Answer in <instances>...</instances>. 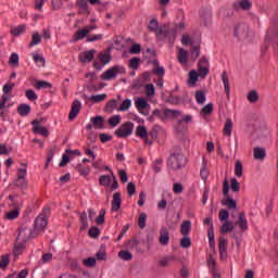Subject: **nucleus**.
I'll return each instance as SVG.
<instances>
[{"mask_svg": "<svg viewBox=\"0 0 278 278\" xmlns=\"http://www.w3.org/2000/svg\"><path fill=\"white\" fill-rule=\"evenodd\" d=\"M186 166V156H184V152L181 148H175L169 155L167 161V167L172 170H180Z\"/></svg>", "mask_w": 278, "mask_h": 278, "instance_id": "obj_1", "label": "nucleus"}, {"mask_svg": "<svg viewBox=\"0 0 278 278\" xmlns=\"http://www.w3.org/2000/svg\"><path fill=\"white\" fill-rule=\"evenodd\" d=\"M186 26L184 23H179L175 26V28H169L168 26H164L163 28H159L156 36L160 40H169L170 45L175 42V38H177V33L185 29Z\"/></svg>", "mask_w": 278, "mask_h": 278, "instance_id": "obj_2", "label": "nucleus"}, {"mask_svg": "<svg viewBox=\"0 0 278 278\" xmlns=\"http://www.w3.org/2000/svg\"><path fill=\"white\" fill-rule=\"evenodd\" d=\"M233 36L235 38H238V40H251V37L253 36V31H251V28H249V25L239 24L235 26Z\"/></svg>", "mask_w": 278, "mask_h": 278, "instance_id": "obj_3", "label": "nucleus"}, {"mask_svg": "<svg viewBox=\"0 0 278 278\" xmlns=\"http://www.w3.org/2000/svg\"><path fill=\"white\" fill-rule=\"evenodd\" d=\"M153 115L157 116L161 121H167L168 118H179L181 111L165 109L163 111L155 109Z\"/></svg>", "mask_w": 278, "mask_h": 278, "instance_id": "obj_4", "label": "nucleus"}, {"mask_svg": "<svg viewBox=\"0 0 278 278\" xmlns=\"http://www.w3.org/2000/svg\"><path fill=\"white\" fill-rule=\"evenodd\" d=\"M126 70L124 66L115 65L109 70H106L102 75L101 79H104L105 81H110V79H116V76L118 74L125 75Z\"/></svg>", "mask_w": 278, "mask_h": 278, "instance_id": "obj_5", "label": "nucleus"}, {"mask_svg": "<svg viewBox=\"0 0 278 278\" xmlns=\"http://www.w3.org/2000/svg\"><path fill=\"white\" fill-rule=\"evenodd\" d=\"M131 134H134V123L131 122H125L114 132L117 138H128Z\"/></svg>", "mask_w": 278, "mask_h": 278, "instance_id": "obj_6", "label": "nucleus"}, {"mask_svg": "<svg viewBox=\"0 0 278 278\" xmlns=\"http://www.w3.org/2000/svg\"><path fill=\"white\" fill-rule=\"evenodd\" d=\"M198 74L202 79H205L210 75V59L202 56L198 62Z\"/></svg>", "mask_w": 278, "mask_h": 278, "instance_id": "obj_7", "label": "nucleus"}, {"mask_svg": "<svg viewBox=\"0 0 278 278\" xmlns=\"http://www.w3.org/2000/svg\"><path fill=\"white\" fill-rule=\"evenodd\" d=\"M22 166L24 167L17 170L16 186L18 188H27V179H25L27 177V164H22Z\"/></svg>", "mask_w": 278, "mask_h": 278, "instance_id": "obj_8", "label": "nucleus"}, {"mask_svg": "<svg viewBox=\"0 0 278 278\" xmlns=\"http://www.w3.org/2000/svg\"><path fill=\"white\" fill-rule=\"evenodd\" d=\"M135 134L137 138H140V140H143L146 144H151V141H149V130H147L146 126H142V125L137 126Z\"/></svg>", "mask_w": 278, "mask_h": 278, "instance_id": "obj_9", "label": "nucleus"}, {"mask_svg": "<svg viewBox=\"0 0 278 278\" xmlns=\"http://www.w3.org/2000/svg\"><path fill=\"white\" fill-rule=\"evenodd\" d=\"M81 110V101L79 100H74V102L72 103V109L70 111V121H75V118H77V115L79 114Z\"/></svg>", "mask_w": 278, "mask_h": 278, "instance_id": "obj_10", "label": "nucleus"}, {"mask_svg": "<svg viewBox=\"0 0 278 278\" xmlns=\"http://www.w3.org/2000/svg\"><path fill=\"white\" fill-rule=\"evenodd\" d=\"M31 125H35L33 128L34 134H38L39 136H49V130L45 126H40L38 119L31 122Z\"/></svg>", "mask_w": 278, "mask_h": 278, "instance_id": "obj_11", "label": "nucleus"}, {"mask_svg": "<svg viewBox=\"0 0 278 278\" xmlns=\"http://www.w3.org/2000/svg\"><path fill=\"white\" fill-rule=\"evenodd\" d=\"M47 216L45 215H39L36 219H35V229L36 231H45V229L47 228Z\"/></svg>", "mask_w": 278, "mask_h": 278, "instance_id": "obj_12", "label": "nucleus"}, {"mask_svg": "<svg viewBox=\"0 0 278 278\" xmlns=\"http://www.w3.org/2000/svg\"><path fill=\"white\" fill-rule=\"evenodd\" d=\"M94 53H97V50H90V51L81 52L78 55V60L80 62H83V64H86V63L91 62L92 60H94Z\"/></svg>", "mask_w": 278, "mask_h": 278, "instance_id": "obj_13", "label": "nucleus"}, {"mask_svg": "<svg viewBox=\"0 0 278 278\" xmlns=\"http://www.w3.org/2000/svg\"><path fill=\"white\" fill-rule=\"evenodd\" d=\"M159 242L163 247H167L168 242H170V235L168 232V228H161Z\"/></svg>", "mask_w": 278, "mask_h": 278, "instance_id": "obj_14", "label": "nucleus"}, {"mask_svg": "<svg viewBox=\"0 0 278 278\" xmlns=\"http://www.w3.org/2000/svg\"><path fill=\"white\" fill-rule=\"evenodd\" d=\"M29 238H34V233H31V229L29 228H21L20 233L17 236V240H21L22 242H27Z\"/></svg>", "mask_w": 278, "mask_h": 278, "instance_id": "obj_15", "label": "nucleus"}, {"mask_svg": "<svg viewBox=\"0 0 278 278\" xmlns=\"http://www.w3.org/2000/svg\"><path fill=\"white\" fill-rule=\"evenodd\" d=\"M121 205H123V199L121 198V192H115L113 194V201H112L111 210L113 212H118V210H121Z\"/></svg>", "mask_w": 278, "mask_h": 278, "instance_id": "obj_16", "label": "nucleus"}, {"mask_svg": "<svg viewBox=\"0 0 278 278\" xmlns=\"http://www.w3.org/2000/svg\"><path fill=\"white\" fill-rule=\"evenodd\" d=\"M190 59V54L188 51H186L184 48L178 49L177 60L179 64H182V66H186L188 64V60Z\"/></svg>", "mask_w": 278, "mask_h": 278, "instance_id": "obj_17", "label": "nucleus"}, {"mask_svg": "<svg viewBox=\"0 0 278 278\" xmlns=\"http://www.w3.org/2000/svg\"><path fill=\"white\" fill-rule=\"evenodd\" d=\"M237 225L242 231H247V229H249V222L247 220V214H244V212L239 214Z\"/></svg>", "mask_w": 278, "mask_h": 278, "instance_id": "obj_18", "label": "nucleus"}, {"mask_svg": "<svg viewBox=\"0 0 278 278\" xmlns=\"http://www.w3.org/2000/svg\"><path fill=\"white\" fill-rule=\"evenodd\" d=\"M233 131V121L231 118H227L224 124L223 134L227 138H231V132Z\"/></svg>", "mask_w": 278, "mask_h": 278, "instance_id": "obj_19", "label": "nucleus"}, {"mask_svg": "<svg viewBox=\"0 0 278 278\" xmlns=\"http://www.w3.org/2000/svg\"><path fill=\"white\" fill-rule=\"evenodd\" d=\"M253 3L249 0H240L233 3L235 10H251Z\"/></svg>", "mask_w": 278, "mask_h": 278, "instance_id": "obj_20", "label": "nucleus"}, {"mask_svg": "<svg viewBox=\"0 0 278 278\" xmlns=\"http://www.w3.org/2000/svg\"><path fill=\"white\" fill-rule=\"evenodd\" d=\"M236 229V224L231 220L225 222L219 228L220 233H230Z\"/></svg>", "mask_w": 278, "mask_h": 278, "instance_id": "obj_21", "label": "nucleus"}, {"mask_svg": "<svg viewBox=\"0 0 278 278\" xmlns=\"http://www.w3.org/2000/svg\"><path fill=\"white\" fill-rule=\"evenodd\" d=\"M190 231H192V222L190 220H185L180 225V233L181 236H189Z\"/></svg>", "mask_w": 278, "mask_h": 278, "instance_id": "obj_22", "label": "nucleus"}, {"mask_svg": "<svg viewBox=\"0 0 278 278\" xmlns=\"http://www.w3.org/2000/svg\"><path fill=\"white\" fill-rule=\"evenodd\" d=\"M222 81L224 84V90L226 92L227 99H229V97H230V88L231 87L229 86V76H227V72L226 71H224L222 73Z\"/></svg>", "mask_w": 278, "mask_h": 278, "instance_id": "obj_23", "label": "nucleus"}, {"mask_svg": "<svg viewBox=\"0 0 278 278\" xmlns=\"http://www.w3.org/2000/svg\"><path fill=\"white\" fill-rule=\"evenodd\" d=\"M35 88L37 90H42V88H45L46 90H51V88H53V85H51V83L47 80H36Z\"/></svg>", "mask_w": 278, "mask_h": 278, "instance_id": "obj_24", "label": "nucleus"}, {"mask_svg": "<svg viewBox=\"0 0 278 278\" xmlns=\"http://www.w3.org/2000/svg\"><path fill=\"white\" fill-rule=\"evenodd\" d=\"M222 205H225L228 210H236V207H238V203L231 197H227L225 201L222 202Z\"/></svg>", "mask_w": 278, "mask_h": 278, "instance_id": "obj_25", "label": "nucleus"}, {"mask_svg": "<svg viewBox=\"0 0 278 278\" xmlns=\"http://www.w3.org/2000/svg\"><path fill=\"white\" fill-rule=\"evenodd\" d=\"M31 112V106L28 104H20L17 106V114L20 116H27Z\"/></svg>", "mask_w": 278, "mask_h": 278, "instance_id": "obj_26", "label": "nucleus"}, {"mask_svg": "<svg viewBox=\"0 0 278 278\" xmlns=\"http://www.w3.org/2000/svg\"><path fill=\"white\" fill-rule=\"evenodd\" d=\"M88 30L86 28L79 29L74 34V42H78V40H84V38H88Z\"/></svg>", "mask_w": 278, "mask_h": 278, "instance_id": "obj_27", "label": "nucleus"}, {"mask_svg": "<svg viewBox=\"0 0 278 278\" xmlns=\"http://www.w3.org/2000/svg\"><path fill=\"white\" fill-rule=\"evenodd\" d=\"M135 105L137 110H147V108L149 106V100H147V98H138L135 101Z\"/></svg>", "mask_w": 278, "mask_h": 278, "instance_id": "obj_28", "label": "nucleus"}, {"mask_svg": "<svg viewBox=\"0 0 278 278\" xmlns=\"http://www.w3.org/2000/svg\"><path fill=\"white\" fill-rule=\"evenodd\" d=\"M208 175H210V172L207 170V161H205V159H203L202 168L200 169L201 179H203V181H205L207 179Z\"/></svg>", "mask_w": 278, "mask_h": 278, "instance_id": "obj_29", "label": "nucleus"}, {"mask_svg": "<svg viewBox=\"0 0 278 278\" xmlns=\"http://www.w3.org/2000/svg\"><path fill=\"white\" fill-rule=\"evenodd\" d=\"M118 257L121 260H123L124 262H131V260H134V255L131 254V252H129L127 250L119 251Z\"/></svg>", "mask_w": 278, "mask_h": 278, "instance_id": "obj_30", "label": "nucleus"}, {"mask_svg": "<svg viewBox=\"0 0 278 278\" xmlns=\"http://www.w3.org/2000/svg\"><path fill=\"white\" fill-rule=\"evenodd\" d=\"M25 29H27V26L25 25L13 27L11 28V36H14V37L21 36L22 34H25Z\"/></svg>", "mask_w": 278, "mask_h": 278, "instance_id": "obj_31", "label": "nucleus"}, {"mask_svg": "<svg viewBox=\"0 0 278 278\" xmlns=\"http://www.w3.org/2000/svg\"><path fill=\"white\" fill-rule=\"evenodd\" d=\"M88 227V213L84 211L80 213V230L86 231V228Z\"/></svg>", "mask_w": 278, "mask_h": 278, "instance_id": "obj_32", "label": "nucleus"}, {"mask_svg": "<svg viewBox=\"0 0 278 278\" xmlns=\"http://www.w3.org/2000/svg\"><path fill=\"white\" fill-rule=\"evenodd\" d=\"M108 99V94L101 93V94H93L91 96L88 101H92V103H101Z\"/></svg>", "mask_w": 278, "mask_h": 278, "instance_id": "obj_33", "label": "nucleus"}, {"mask_svg": "<svg viewBox=\"0 0 278 278\" xmlns=\"http://www.w3.org/2000/svg\"><path fill=\"white\" fill-rule=\"evenodd\" d=\"M266 150L264 148H254V160H264Z\"/></svg>", "mask_w": 278, "mask_h": 278, "instance_id": "obj_34", "label": "nucleus"}, {"mask_svg": "<svg viewBox=\"0 0 278 278\" xmlns=\"http://www.w3.org/2000/svg\"><path fill=\"white\" fill-rule=\"evenodd\" d=\"M175 260H177V257L166 256L159 262V265L162 266L163 268H166L167 266H170L172 262H175Z\"/></svg>", "mask_w": 278, "mask_h": 278, "instance_id": "obj_35", "label": "nucleus"}, {"mask_svg": "<svg viewBox=\"0 0 278 278\" xmlns=\"http://www.w3.org/2000/svg\"><path fill=\"white\" fill-rule=\"evenodd\" d=\"M115 110H116V100H110L104 108V112H106V114H112Z\"/></svg>", "mask_w": 278, "mask_h": 278, "instance_id": "obj_36", "label": "nucleus"}, {"mask_svg": "<svg viewBox=\"0 0 278 278\" xmlns=\"http://www.w3.org/2000/svg\"><path fill=\"white\" fill-rule=\"evenodd\" d=\"M140 58L135 56L132 59L129 60V68H131L132 71H138V68H140Z\"/></svg>", "mask_w": 278, "mask_h": 278, "instance_id": "obj_37", "label": "nucleus"}, {"mask_svg": "<svg viewBox=\"0 0 278 278\" xmlns=\"http://www.w3.org/2000/svg\"><path fill=\"white\" fill-rule=\"evenodd\" d=\"M33 60L35 61V63L37 64V66L42 67L46 64L45 61V56L38 54V53H34L33 54Z\"/></svg>", "mask_w": 278, "mask_h": 278, "instance_id": "obj_38", "label": "nucleus"}, {"mask_svg": "<svg viewBox=\"0 0 278 278\" xmlns=\"http://www.w3.org/2000/svg\"><path fill=\"white\" fill-rule=\"evenodd\" d=\"M244 174V168L242 167V162L237 161L235 164V175L236 177H242Z\"/></svg>", "mask_w": 278, "mask_h": 278, "instance_id": "obj_39", "label": "nucleus"}, {"mask_svg": "<svg viewBox=\"0 0 278 278\" xmlns=\"http://www.w3.org/2000/svg\"><path fill=\"white\" fill-rule=\"evenodd\" d=\"M180 247L182 249H190L192 247V240L188 236H182V239L180 240Z\"/></svg>", "mask_w": 278, "mask_h": 278, "instance_id": "obj_40", "label": "nucleus"}, {"mask_svg": "<svg viewBox=\"0 0 278 278\" xmlns=\"http://www.w3.org/2000/svg\"><path fill=\"white\" fill-rule=\"evenodd\" d=\"M105 119H103L102 116H96L91 119L92 124L94 125V127H97V129H103V123Z\"/></svg>", "mask_w": 278, "mask_h": 278, "instance_id": "obj_41", "label": "nucleus"}, {"mask_svg": "<svg viewBox=\"0 0 278 278\" xmlns=\"http://www.w3.org/2000/svg\"><path fill=\"white\" fill-rule=\"evenodd\" d=\"M201 55V47L200 46H191V58L193 61H197Z\"/></svg>", "mask_w": 278, "mask_h": 278, "instance_id": "obj_42", "label": "nucleus"}, {"mask_svg": "<svg viewBox=\"0 0 278 278\" xmlns=\"http://www.w3.org/2000/svg\"><path fill=\"white\" fill-rule=\"evenodd\" d=\"M138 226L140 229H144V227H147V213L139 214Z\"/></svg>", "mask_w": 278, "mask_h": 278, "instance_id": "obj_43", "label": "nucleus"}, {"mask_svg": "<svg viewBox=\"0 0 278 278\" xmlns=\"http://www.w3.org/2000/svg\"><path fill=\"white\" fill-rule=\"evenodd\" d=\"M109 125L111 127H117V125H121V115H113L109 118Z\"/></svg>", "mask_w": 278, "mask_h": 278, "instance_id": "obj_44", "label": "nucleus"}, {"mask_svg": "<svg viewBox=\"0 0 278 278\" xmlns=\"http://www.w3.org/2000/svg\"><path fill=\"white\" fill-rule=\"evenodd\" d=\"M228 244L229 243L227 242V239L220 237L218 242L219 253H225V251H227Z\"/></svg>", "mask_w": 278, "mask_h": 278, "instance_id": "obj_45", "label": "nucleus"}, {"mask_svg": "<svg viewBox=\"0 0 278 278\" xmlns=\"http://www.w3.org/2000/svg\"><path fill=\"white\" fill-rule=\"evenodd\" d=\"M146 96L147 97H154L155 96V86L153 84H148L144 86Z\"/></svg>", "mask_w": 278, "mask_h": 278, "instance_id": "obj_46", "label": "nucleus"}, {"mask_svg": "<svg viewBox=\"0 0 278 278\" xmlns=\"http://www.w3.org/2000/svg\"><path fill=\"white\" fill-rule=\"evenodd\" d=\"M199 73H197V71L192 70L189 73V84H191V86H194V84H197V81L199 80Z\"/></svg>", "mask_w": 278, "mask_h": 278, "instance_id": "obj_47", "label": "nucleus"}, {"mask_svg": "<svg viewBox=\"0 0 278 278\" xmlns=\"http://www.w3.org/2000/svg\"><path fill=\"white\" fill-rule=\"evenodd\" d=\"M100 186H110L112 184V177L108 175H101L99 178Z\"/></svg>", "mask_w": 278, "mask_h": 278, "instance_id": "obj_48", "label": "nucleus"}, {"mask_svg": "<svg viewBox=\"0 0 278 278\" xmlns=\"http://www.w3.org/2000/svg\"><path fill=\"white\" fill-rule=\"evenodd\" d=\"M41 40L42 38L40 37V34L38 33L33 34L29 47H36V45H40Z\"/></svg>", "mask_w": 278, "mask_h": 278, "instance_id": "obj_49", "label": "nucleus"}, {"mask_svg": "<svg viewBox=\"0 0 278 278\" xmlns=\"http://www.w3.org/2000/svg\"><path fill=\"white\" fill-rule=\"evenodd\" d=\"M205 92L203 91H197L195 92V101L197 103H199L200 105H203V103H205Z\"/></svg>", "mask_w": 278, "mask_h": 278, "instance_id": "obj_50", "label": "nucleus"}, {"mask_svg": "<svg viewBox=\"0 0 278 278\" xmlns=\"http://www.w3.org/2000/svg\"><path fill=\"white\" fill-rule=\"evenodd\" d=\"M260 99V96L257 94V91L252 90L248 93V100L250 103H257V100Z\"/></svg>", "mask_w": 278, "mask_h": 278, "instance_id": "obj_51", "label": "nucleus"}, {"mask_svg": "<svg viewBox=\"0 0 278 278\" xmlns=\"http://www.w3.org/2000/svg\"><path fill=\"white\" fill-rule=\"evenodd\" d=\"M131 108V101L129 99H125L121 106H119V112H127Z\"/></svg>", "mask_w": 278, "mask_h": 278, "instance_id": "obj_52", "label": "nucleus"}, {"mask_svg": "<svg viewBox=\"0 0 278 278\" xmlns=\"http://www.w3.org/2000/svg\"><path fill=\"white\" fill-rule=\"evenodd\" d=\"M9 265H10V255L8 254L2 255L0 260V268H8Z\"/></svg>", "mask_w": 278, "mask_h": 278, "instance_id": "obj_53", "label": "nucleus"}, {"mask_svg": "<svg viewBox=\"0 0 278 278\" xmlns=\"http://www.w3.org/2000/svg\"><path fill=\"white\" fill-rule=\"evenodd\" d=\"M230 188L232 192H240V182H238V179L236 178L230 179Z\"/></svg>", "mask_w": 278, "mask_h": 278, "instance_id": "obj_54", "label": "nucleus"}, {"mask_svg": "<svg viewBox=\"0 0 278 278\" xmlns=\"http://www.w3.org/2000/svg\"><path fill=\"white\" fill-rule=\"evenodd\" d=\"M207 267L210 268V270H212V273L216 270V258L212 255H210L207 258Z\"/></svg>", "mask_w": 278, "mask_h": 278, "instance_id": "obj_55", "label": "nucleus"}, {"mask_svg": "<svg viewBox=\"0 0 278 278\" xmlns=\"http://www.w3.org/2000/svg\"><path fill=\"white\" fill-rule=\"evenodd\" d=\"M18 214H21L18 208H14L13 211L7 213V218H8V220H14V219L18 218Z\"/></svg>", "mask_w": 278, "mask_h": 278, "instance_id": "obj_56", "label": "nucleus"}, {"mask_svg": "<svg viewBox=\"0 0 278 278\" xmlns=\"http://www.w3.org/2000/svg\"><path fill=\"white\" fill-rule=\"evenodd\" d=\"M76 168H77L78 173L80 175H83L84 177H86V175H90V167H84V165L78 164L76 166Z\"/></svg>", "mask_w": 278, "mask_h": 278, "instance_id": "obj_57", "label": "nucleus"}, {"mask_svg": "<svg viewBox=\"0 0 278 278\" xmlns=\"http://www.w3.org/2000/svg\"><path fill=\"white\" fill-rule=\"evenodd\" d=\"M99 40H103V35H87V42H97Z\"/></svg>", "mask_w": 278, "mask_h": 278, "instance_id": "obj_58", "label": "nucleus"}, {"mask_svg": "<svg viewBox=\"0 0 278 278\" xmlns=\"http://www.w3.org/2000/svg\"><path fill=\"white\" fill-rule=\"evenodd\" d=\"M218 216L220 223H225L229 219V212L227 210H220Z\"/></svg>", "mask_w": 278, "mask_h": 278, "instance_id": "obj_59", "label": "nucleus"}, {"mask_svg": "<svg viewBox=\"0 0 278 278\" xmlns=\"http://www.w3.org/2000/svg\"><path fill=\"white\" fill-rule=\"evenodd\" d=\"M97 225H103L105 223V210L102 208L100 210L99 216L96 218Z\"/></svg>", "mask_w": 278, "mask_h": 278, "instance_id": "obj_60", "label": "nucleus"}, {"mask_svg": "<svg viewBox=\"0 0 278 278\" xmlns=\"http://www.w3.org/2000/svg\"><path fill=\"white\" fill-rule=\"evenodd\" d=\"M212 112H214L213 103H208L205 106H203V109H202V114H205L206 116H210V114H212Z\"/></svg>", "mask_w": 278, "mask_h": 278, "instance_id": "obj_61", "label": "nucleus"}, {"mask_svg": "<svg viewBox=\"0 0 278 278\" xmlns=\"http://www.w3.org/2000/svg\"><path fill=\"white\" fill-rule=\"evenodd\" d=\"M26 99H28V101H36L38 99V94H36V91L28 89L26 90Z\"/></svg>", "mask_w": 278, "mask_h": 278, "instance_id": "obj_62", "label": "nucleus"}, {"mask_svg": "<svg viewBox=\"0 0 278 278\" xmlns=\"http://www.w3.org/2000/svg\"><path fill=\"white\" fill-rule=\"evenodd\" d=\"M173 192L174 194H181V192H184V185H181L180 182L174 184Z\"/></svg>", "mask_w": 278, "mask_h": 278, "instance_id": "obj_63", "label": "nucleus"}, {"mask_svg": "<svg viewBox=\"0 0 278 278\" xmlns=\"http://www.w3.org/2000/svg\"><path fill=\"white\" fill-rule=\"evenodd\" d=\"M9 64H11V66H18V55L16 53L11 54Z\"/></svg>", "mask_w": 278, "mask_h": 278, "instance_id": "obj_64", "label": "nucleus"}]
</instances>
